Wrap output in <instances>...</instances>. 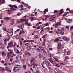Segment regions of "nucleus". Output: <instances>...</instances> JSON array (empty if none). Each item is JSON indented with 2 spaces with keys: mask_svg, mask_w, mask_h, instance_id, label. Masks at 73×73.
I'll return each mask as SVG.
<instances>
[{
  "mask_svg": "<svg viewBox=\"0 0 73 73\" xmlns=\"http://www.w3.org/2000/svg\"><path fill=\"white\" fill-rule=\"evenodd\" d=\"M50 72L51 73H53V70L52 69H50Z\"/></svg>",
  "mask_w": 73,
  "mask_h": 73,
  "instance_id": "nucleus-37",
  "label": "nucleus"
},
{
  "mask_svg": "<svg viewBox=\"0 0 73 73\" xmlns=\"http://www.w3.org/2000/svg\"><path fill=\"white\" fill-rule=\"evenodd\" d=\"M71 38L72 39H73V34H72V36H71Z\"/></svg>",
  "mask_w": 73,
  "mask_h": 73,
  "instance_id": "nucleus-64",
  "label": "nucleus"
},
{
  "mask_svg": "<svg viewBox=\"0 0 73 73\" xmlns=\"http://www.w3.org/2000/svg\"><path fill=\"white\" fill-rule=\"evenodd\" d=\"M10 48L14 47L13 43L12 42H10L8 44Z\"/></svg>",
  "mask_w": 73,
  "mask_h": 73,
  "instance_id": "nucleus-5",
  "label": "nucleus"
},
{
  "mask_svg": "<svg viewBox=\"0 0 73 73\" xmlns=\"http://www.w3.org/2000/svg\"><path fill=\"white\" fill-rule=\"evenodd\" d=\"M1 48H2L3 49H4L5 48H4V45L3 44V45L1 46Z\"/></svg>",
  "mask_w": 73,
  "mask_h": 73,
  "instance_id": "nucleus-26",
  "label": "nucleus"
},
{
  "mask_svg": "<svg viewBox=\"0 0 73 73\" xmlns=\"http://www.w3.org/2000/svg\"><path fill=\"white\" fill-rule=\"evenodd\" d=\"M8 50L9 51V53H11L13 52V50L11 49H9Z\"/></svg>",
  "mask_w": 73,
  "mask_h": 73,
  "instance_id": "nucleus-15",
  "label": "nucleus"
},
{
  "mask_svg": "<svg viewBox=\"0 0 73 73\" xmlns=\"http://www.w3.org/2000/svg\"><path fill=\"white\" fill-rule=\"evenodd\" d=\"M58 25H61V22H57L55 24H54L53 25V27H55V28H57L58 26Z\"/></svg>",
  "mask_w": 73,
  "mask_h": 73,
  "instance_id": "nucleus-3",
  "label": "nucleus"
},
{
  "mask_svg": "<svg viewBox=\"0 0 73 73\" xmlns=\"http://www.w3.org/2000/svg\"><path fill=\"white\" fill-rule=\"evenodd\" d=\"M44 42H43L42 43V45L43 46H45V39H44Z\"/></svg>",
  "mask_w": 73,
  "mask_h": 73,
  "instance_id": "nucleus-19",
  "label": "nucleus"
},
{
  "mask_svg": "<svg viewBox=\"0 0 73 73\" xmlns=\"http://www.w3.org/2000/svg\"><path fill=\"white\" fill-rule=\"evenodd\" d=\"M26 42H33L35 43V41L32 40H27Z\"/></svg>",
  "mask_w": 73,
  "mask_h": 73,
  "instance_id": "nucleus-13",
  "label": "nucleus"
},
{
  "mask_svg": "<svg viewBox=\"0 0 73 73\" xmlns=\"http://www.w3.org/2000/svg\"><path fill=\"white\" fill-rule=\"evenodd\" d=\"M14 68H16L17 69H19L20 70L21 69V67L20 66V65H16L15 66Z\"/></svg>",
  "mask_w": 73,
  "mask_h": 73,
  "instance_id": "nucleus-7",
  "label": "nucleus"
},
{
  "mask_svg": "<svg viewBox=\"0 0 73 73\" xmlns=\"http://www.w3.org/2000/svg\"><path fill=\"white\" fill-rule=\"evenodd\" d=\"M2 55L3 56H5L6 55V53L4 51H3L2 52Z\"/></svg>",
  "mask_w": 73,
  "mask_h": 73,
  "instance_id": "nucleus-14",
  "label": "nucleus"
},
{
  "mask_svg": "<svg viewBox=\"0 0 73 73\" xmlns=\"http://www.w3.org/2000/svg\"><path fill=\"white\" fill-rule=\"evenodd\" d=\"M30 19H31V21H33V17H30Z\"/></svg>",
  "mask_w": 73,
  "mask_h": 73,
  "instance_id": "nucleus-29",
  "label": "nucleus"
},
{
  "mask_svg": "<svg viewBox=\"0 0 73 73\" xmlns=\"http://www.w3.org/2000/svg\"><path fill=\"white\" fill-rule=\"evenodd\" d=\"M48 56L49 57H53V55L52 54H51L50 53L48 54Z\"/></svg>",
  "mask_w": 73,
  "mask_h": 73,
  "instance_id": "nucleus-24",
  "label": "nucleus"
},
{
  "mask_svg": "<svg viewBox=\"0 0 73 73\" xmlns=\"http://www.w3.org/2000/svg\"><path fill=\"white\" fill-rule=\"evenodd\" d=\"M13 7H14V8H17V6L14 5L13 6Z\"/></svg>",
  "mask_w": 73,
  "mask_h": 73,
  "instance_id": "nucleus-59",
  "label": "nucleus"
},
{
  "mask_svg": "<svg viewBox=\"0 0 73 73\" xmlns=\"http://www.w3.org/2000/svg\"><path fill=\"white\" fill-rule=\"evenodd\" d=\"M14 48H15V46H16V45H17V44L16 43V42H15L14 43Z\"/></svg>",
  "mask_w": 73,
  "mask_h": 73,
  "instance_id": "nucleus-44",
  "label": "nucleus"
},
{
  "mask_svg": "<svg viewBox=\"0 0 73 73\" xmlns=\"http://www.w3.org/2000/svg\"><path fill=\"white\" fill-rule=\"evenodd\" d=\"M39 48H40V49H41V50H42V51L43 52H44V51L43 50V49H42V48H41L40 47V46H39Z\"/></svg>",
  "mask_w": 73,
  "mask_h": 73,
  "instance_id": "nucleus-58",
  "label": "nucleus"
},
{
  "mask_svg": "<svg viewBox=\"0 0 73 73\" xmlns=\"http://www.w3.org/2000/svg\"><path fill=\"white\" fill-rule=\"evenodd\" d=\"M39 58H42V57H43V55L42 54H39Z\"/></svg>",
  "mask_w": 73,
  "mask_h": 73,
  "instance_id": "nucleus-27",
  "label": "nucleus"
},
{
  "mask_svg": "<svg viewBox=\"0 0 73 73\" xmlns=\"http://www.w3.org/2000/svg\"><path fill=\"white\" fill-rule=\"evenodd\" d=\"M66 41H67V42H68V41H69V38H66Z\"/></svg>",
  "mask_w": 73,
  "mask_h": 73,
  "instance_id": "nucleus-47",
  "label": "nucleus"
},
{
  "mask_svg": "<svg viewBox=\"0 0 73 73\" xmlns=\"http://www.w3.org/2000/svg\"><path fill=\"white\" fill-rule=\"evenodd\" d=\"M48 9H45L44 11V13L45 14L46 13V12H48Z\"/></svg>",
  "mask_w": 73,
  "mask_h": 73,
  "instance_id": "nucleus-23",
  "label": "nucleus"
},
{
  "mask_svg": "<svg viewBox=\"0 0 73 73\" xmlns=\"http://www.w3.org/2000/svg\"><path fill=\"white\" fill-rule=\"evenodd\" d=\"M19 69L17 68H15V67L14 68V72H17L19 70Z\"/></svg>",
  "mask_w": 73,
  "mask_h": 73,
  "instance_id": "nucleus-10",
  "label": "nucleus"
},
{
  "mask_svg": "<svg viewBox=\"0 0 73 73\" xmlns=\"http://www.w3.org/2000/svg\"><path fill=\"white\" fill-rule=\"evenodd\" d=\"M27 25L28 26H32V25L31 23H28Z\"/></svg>",
  "mask_w": 73,
  "mask_h": 73,
  "instance_id": "nucleus-57",
  "label": "nucleus"
},
{
  "mask_svg": "<svg viewBox=\"0 0 73 73\" xmlns=\"http://www.w3.org/2000/svg\"><path fill=\"white\" fill-rule=\"evenodd\" d=\"M62 38L63 39V40H64L66 41V38H66V37L64 36Z\"/></svg>",
  "mask_w": 73,
  "mask_h": 73,
  "instance_id": "nucleus-25",
  "label": "nucleus"
},
{
  "mask_svg": "<svg viewBox=\"0 0 73 73\" xmlns=\"http://www.w3.org/2000/svg\"><path fill=\"white\" fill-rule=\"evenodd\" d=\"M72 29L73 30V26H71V27L70 28V31L72 30Z\"/></svg>",
  "mask_w": 73,
  "mask_h": 73,
  "instance_id": "nucleus-40",
  "label": "nucleus"
},
{
  "mask_svg": "<svg viewBox=\"0 0 73 73\" xmlns=\"http://www.w3.org/2000/svg\"><path fill=\"white\" fill-rule=\"evenodd\" d=\"M63 12V9H61L60 12V15H61L62 13Z\"/></svg>",
  "mask_w": 73,
  "mask_h": 73,
  "instance_id": "nucleus-28",
  "label": "nucleus"
},
{
  "mask_svg": "<svg viewBox=\"0 0 73 73\" xmlns=\"http://www.w3.org/2000/svg\"><path fill=\"white\" fill-rule=\"evenodd\" d=\"M42 65V67H43V68L44 69H45V66H44L43 65V64H41Z\"/></svg>",
  "mask_w": 73,
  "mask_h": 73,
  "instance_id": "nucleus-61",
  "label": "nucleus"
},
{
  "mask_svg": "<svg viewBox=\"0 0 73 73\" xmlns=\"http://www.w3.org/2000/svg\"><path fill=\"white\" fill-rule=\"evenodd\" d=\"M61 32V30L60 29H58V31H56V33L57 34H60V33Z\"/></svg>",
  "mask_w": 73,
  "mask_h": 73,
  "instance_id": "nucleus-12",
  "label": "nucleus"
},
{
  "mask_svg": "<svg viewBox=\"0 0 73 73\" xmlns=\"http://www.w3.org/2000/svg\"><path fill=\"white\" fill-rule=\"evenodd\" d=\"M68 21H72V20L70 19H68Z\"/></svg>",
  "mask_w": 73,
  "mask_h": 73,
  "instance_id": "nucleus-52",
  "label": "nucleus"
},
{
  "mask_svg": "<svg viewBox=\"0 0 73 73\" xmlns=\"http://www.w3.org/2000/svg\"><path fill=\"white\" fill-rule=\"evenodd\" d=\"M10 55V57H13L15 56V54L13 53V52H11V53H9L8 54V58H9V56Z\"/></svg>",
  "mask_w": 73,
  "mask_h": 73,
  "instance_id": "nucleus-4",
  "label": "nucleus"
},
{
  "mask_svg": "<svg viewBox=\"0 0 73 73\" xmlns=\"http://www.w3.org/2000/svg\"><path fill=\"white\" fill-rule=\"evenodd\" d=\"M5 70L6 71H8L9 72H11V70H10V69L7 66L5 67Z\"/></svg>",
  "mask_w": 73,
  "mask_h": 73,
  "instance_id": "nucleus-8",
  "label": "nucleus"
},
{
  "mask_svg": "<svg viewBox=\"0 0 73 73\" xmlns=\"http://www.w3.org/2000/svg\"><path fill=\"white\" fill-rule=\"evenodd\" d=\"M27 46L28 47L27 48V49L28 50H30L31 49V45L30 44H28Z\"/></svg>",
  "mask_w": 73,
  "mask_h": 73,
  "instance_id": "nucleus-9",
  "label": "nucleus"
},
{
  "mask_svg": "<svg viewBox=\"0 0 73 73\" xmlns=\"http://www.w3.org/2000/svg\"><path fill=\"white\" fill-rule=\"evenodd\" d=\"M21 51H22V52L24 51V48L23 47L21 48Z\"/></svg>",
  "mask_w": 73,
  "mask_h": 73,
  "instance_id": "nucleus-48",
  "label": "nucleus"
},
{
  "mask_svg": "<svg viewBox=\"0 0 73 73\" xmlns=\"http://www.w3.org/2000/svg\"><path fill=\"white\" fill-rule=\"evenodd\" d=\"M25 55H27L28 54V51H26L25 52Z\"/></svg>",
  "mask_w": 73,
  "mask_h": 73,
  "instance_id": "nucleus-34",
  "label": "nucleus"
},
{
  "mask_svg": "<svg viewBox=\"0 0 73 73\" xmlns=\"http://www.w3.org/2000/svg\"><path fill=\"white\" fill-rule=\"evenodd\" d=\"M55 18H56V16H52L49 18V21H52L54 20L55 19Z\"/></svg>",
  "mask_w": 73,
  "mask_h": 73,
  "instance_id": "nucleus-2",
  "label": "nucleus"
},
{
  "mask_svg": "<svg viewBox=\"0 0 73 73\" xmlns=\"http://www.w3.org/2000/svg\"><path fill=\"white\" fill-rule=\"evenodd\" d=\"M36 73H40V72L38 70H36Z\"/></svg>",
  "mask_w": 73,
  "mask_h": 73,
  "instance_id": "nucleus-56",
  "label": "nucleus"
},
{
  "mask_svg": "<svg viewBox=\"0 0 73 73\" xmlns=\"http://www.w3.org/2000/svg\"><path fill=\"white\" fill-rule=\"evenodd\" d=\"M48 60H49V61L52 63H54V62H53V60H52V59L51 58H49Z\"/></svg>",
  "mask_w": 73,
  "mask_h": 73,
  "instance_id": "nucleus-16",
  "label": "nucleus"
},
{
  "mask_svg": "<svg viewBox=\"0 0 73 73\" xmlns=\"http://www.w3.org/2000/svg\"><path fill=\"white\" fill-rule=\"evenodd\" d=\"M57 12H58V11L57 10H54V13H57Z\"/></svg>",
  "mask_w": 73,
  "mask_h": 73,
  "instance_id": "nucleus-54",
  "label": "nucleus"
},
{
  "mask_svg": "<svg viewBox=\"0 0 73 73\" xmlns=\"http://www.w3.org/2000/svg\"><path fill=\"white\" fill-rule=\"evenodd\" d=\"M19 38H20V37L19 36H16V38L17 40H18V39H19Z\"/></svg>",
  "mask_w": 73,
  "mask_h": 73,
  "instance_id": "nucleus-30",
  "label": "nucleus"
},
{
  "mask_svg": "<svg viewBox=\"0 0 73 73\" xmlns=\"http://www.w3.org/2000/svg\"><path fill=\"white\" fill-rule=\"evenodd\" d=\"M49 33H52L53 32V31H49Z\"/></svg>",
  "mask_w": 73,
  "mask_h": 73,
  "instance_id": "nucleus-55",
  "label": "nucleus"
},
{
  "mask_svg": "<svg viewBox=\"0 0 73 73\" xmlns=\"http://www.w3.org/2000/svg\"><path fill=\"white\" fill-rule=\"evenodd\" d=\"M60 33L61 35H64V32L63 31H61Z\"/></svg>",
  "mask_w": 73,
  "mask_h": 73,
  "instance_id": "nucleus-36",
  "label": "nucleus"
},
{
  "mask_svg": "<svg viewBox=\"0 0 73 73\" xmlns=\"http://www.w3.org/2000/svg\"><path fill=\"white\" fill-rule=\"evenodd\" d=\"M23 68H24V69H26V68H27V67H26V65H23Z\"/></svg>",
  "mask_w": 73,
  "mask_h": 73,
  "instance_id": "nucleus-43",
  "label": "nucleus"
},
{
  "mask_svg": "<svg viewBox=\"0 0 73 73\" xmlns=\"http://www.w3.org/2000/svg\"><path fill=\"white\" fill-rule=\"evenodd\" d=\"M36 50H37L39 52H41V50H40V49L38 48H36Z\"/></svg>",
  "mask_w": 73,
  "mask_h": 73,
  "instance_id": "nucleus-35",
  "label": "nucleus"
},
{
  "mask_svg": "<svg viewBox=\"0 0 73 73\" xmlns=\"http://www.w3.org/2000/svg\"><path fill=\"white\" fill-rule=\"evenodd\" d=\"M0 70L2 72H4L5 70H4V69L2 68L1 67H0Z\"/></svg>",
  "mask_w": 73,
  "mask_h": 73,
  "instance_id": "nucleus-21",
  "label": "nucleus"
},
{
  "mask_svg": "<svg viewBox=\"0 0 73 73\" xmlns=\"http://www.w3.org/2000/svg\"><path fill=\"white\" fill-rule=\"evenodd\" d=\"M47 36H48V34H45L42 36V38H45Z\"/></svg>",
  "mask_w": 73,
  "mask_h": 73,
  "instance_id": "nucleus-32",
  "label": "nucleus"
},
{
  "mask_svg": "<svg viewBox=\"0 0 73 73\" xmlns=\"http://www.w3.org/2000/svg\"><path fill=\"white\" fill-rule=\"evenodd\" d=\"M19 60H21V59H22V57L21 56H20L19 57Z\"/></svg>",
  "mask_w": 73,
  "mask_h": 73,
  "instance_id": "nucleus-51",
  "label": "nucleus"
},
{
  "mask_svg": "<svg viewBox=\"0 0 73 73\" xmlns=\"http://www.w3.org/2000/svg\"><path fill=\"white\" fill-rule=\"evenodd\" d=\"M14 24H15V22H14V20H12V22L10 23V25H12Z\"/></svg>",
  "mask_w": 73,
  "mask_h": 73,
  "instance_id": "nucleus-20",
  "label": "nucleus"
},
{
  "mask_svg": "<svg viewBox=\"0 0 73 73\" xmlns=\"http://www.w3.org/2000/svg\"><path fill=\"white\" fill-rule=\"evenodd\" d=\"M45 63L46 64H47L48 65V68H50V66H51L52 65L50 64V63L49 62V61H48L47 60H46Z\"/></svg>",
  "mask_w": 73,
  "mask_h": 73,
  "instance_id": "nucleus-1",
  "label": "nucleus"
},
{
  "mask_svg": "<svg viewBox=\"0 0 73 73\" xmlns=\"http://www.w3.org/2000/svg\"><path fill=\"white\" fill-rule=\"evenodd\" d=\"M20 21H21V22H23L25 21V19H22Z\"/></svg>",
  "mask_w": 73,
  "mask_h": 73,
  "instance_id": "nucleus-39",
  "label": "nucleus"
},
{
  "mask_svg": "<svg viewBox=\"0 0 73 73\" xmlns=\"http://www.w3.org/2000/svg\"><path fill=\"white\" fill-rule=\"evenodd\" d=\"M38 38V36H37V35H35V36H34V38Z\"/></svg>",
  "mask_w": 73,
  "mask_h": 73,
  "instance_id": "nucleus-41",
  "label": "nucleus"
},
{
  "mask_svg": "<svg viewBox=\"0 0 73 73\" xmlns=\"http://www.w3.org/2000/svg\"><path fill=\"white\" fill-rule=\"evenodd\" d=\"M28 56H31V54L30 53H28Z\"/></svg>",
  "mask_w": 73,
  "mask_h": 73,
  "instance_id": "nucleus-62",
  "label": "nucleus"
},
{
  "mask_svg": "<svg viewBox=\"0 0 73 73\" xmlns=\"http://www.w3.org/2000/svg\"><path fill=\"white\" fill-rule=\"evenodd\" d=\"M36 62V60L35 59H33L30 61V63L31 64H35Z\"/></svg>",
  "mask_w": 73,
  "mask_h": 73,
  "instance_id": "nucleus-6",
  "label": "nucleus"
},
{
  "mask_svg": "<svg viewBox=\"0 0 73 73\" xmlns=\"http://www.w3.org/2000/svg\"><path fill=\"white\" fill-rule=\"evenodd\" d=\"M4 3V0H0V5L3 4Z\"/></svg>",
  "mask_w": 73,
  "mask_h": 73,
  "instance_id": "nucleus-17",
  "label": "nucleus"
},
{
  "mask_svg": "<svg viewBox=\"0 0 73 73\" xmlns=\"http://www.w3.org/2000/svg\"><path fill=\"white\" fill-rule=\"evenodd\" d=\"M19 54H20V55H21L23 53V52L21 51H20L19 53Z\"/></svg>",
  "mask_w": 73,
  "mask_h": 73,
  "instance_id": "nucleus-50",
  "label": "nucleus"
},
{
  "mask_svg": "<svg viewBox=\"0 0 73 73\" xmlns=\"http://www.w3.org/2000/svg\"><path fill=\"white\" fill-rule=\"evenodd\" d=\"M25 22H28V19H25Z\"/></svg>",
  "mask_w": 73,
  "mask_h": 73,
  "instance_id": "nucleus-45",
  "label": "nucleus"
},
{
  "mask_svg": "<svg viewBox=\"0 0 73 73\" xmlns=\"http://www.w3.org/2000/svg\"><path fill=\"white\" fill-rule=\"evenodd\" d=\"M9 39H10V37L8 36L7 37V41H9Z\"/></svg>",
  "mask_w": 73,
  "mask_h": 73,
  "instance_id": "nucleus-53",
  "label": "nucleus"
},
{
  "mask_svg": "<svg viewBox=\"0 0 73 73\" xmlns=\"http://www.w3.org/2000/svg\"><path fill=\"white\" fill-rule=\"evenodd\" d=\"M19 52L20 51L18 49L15 50V52H16L17 53H19Z\"/></svg>",
  "mask_w": 73,
  "mask_h": 73,
  "instance_id": "nucleus-22",
  "label": "nucleus"
},
{
  "mask_svg": "<svg viewBox=\"0 0 73 73\" xmlns=\"http://www.w3.org/2000/svg\"><path fill=\"white\" fill-rule=\"evenodd\" d=\"M44 26H49V24L48 23H46L44 25Z\"/></svg>",
  "mask_w": 73,
  "mask_h": 73,
  "instance_id": "nucleus-49",
  "label": "nucleus"
},
{
  "mask_svg": "<svg viewBox=\"0 0 73 73\" xmlns=\"http://www.w3.org/2000/svg\"><path fill=\"white\" fill-rule=\"evenodd\" d=\"M4 44H3V42H0V46H2V45H3Z\"/></svg>",
  "mask_w": 73,
  "mask_h": 73,
  "instance_id": "nucleus-38",
  "label": "nucleus"
},
{
  "mask_svg": "<svg viewBox=\"0 0 73 73\" xmlns=\"http://www.w3.org/2000/svg\"><path fill=\"white\" fill-rule=\"evenodd\" d=\"M58 46H61V43H59L58 44Z\"/></svg>",
  "mask_w": 73,
  "mask_h": 73,
  "instance_id": "nucleus-63",
  "label": "nucleus"
},
{
  "mask_svg": "<svg viewBox=\"0 0 73 73\" xmlns=\"http://www.w3.org/2000/svg\"><path fill=\"white\" fill-rule=\"evenodd\" d=\"M32 64L33 65V68H35V65H34V64Z\"/></svg>",
  "mask_w": 73,
  "mask_h": 73,
  "instance_id": "nucleus-60",
  "label": "nucleus"
},
{
  "mask_svg": "<svg viewBox=\"0 0 73 73\" xmlns=\"http://www.w3.org/2000/svg\"><path fill=\"white\" fill-rule=\"evenodd\" d=\"M45 17H46V19H48V18H49V15H45Z\"/></svg>",
  "mask_w": 73,
  "mask_h": 73,
  "instance_id": "nucleus-31",
  "label": "nucleus"
},
{
  "mask_svg": "<svg viewBox=\"0 0 73 73\" xmlns=\"http://www.w3.org/2000/svg\"><path fill=\"white\" fill-rule=\"evenodd\" d=\"M24 32V31L23 30H22V31H21L20 33V34H21V33H23Z\"/></svg>",
  "mask_w": 73,
  "mask_h": 73,
  "instance_id": "nucleus-46",
  "label": "nucleus"
},
{
  "mask_svg": "<svg viewBox=\"0 0 73 73\" xmlns=\"http://www.w3.org/2000/svg\"><path fill=\"white\" fill-rule=\"evenodd\" d=\"M7 39H5L4 40V44L5 45H7Z\"/></svg>",
  "mask_w": 73,
  "mask_h": 73,
  "instance_id": "nucleus-18",
  "label": "nucleus"
},
{
  "mask_svg": "<svg viewBox=\"0 0 73 73\" xmlns=\"http://www.w3.org/2000/svg\"><path fill=\"white\" fill-rule=\"evenodd\" d=\"M68 58H69V56H66V57H65V58L64 61H65V60H67V59H68Z\"/></svg>",
  "mask_w": 73,
  "mask_h": 73,
  "instance_id": "nucleus-33",
  "label": "nucleus"
},
{
  "mask_svg": "<svg viewBox=\"0 0 73 73\" xmlns=\"http://www.w3.org/2000/svg\"><path fill=\"white\" fill-rule=\"evenodd\" d=\"M8 31H9V33H13V29L12 28H11L10 30L8 29Z\"/></svg>",
  "mask_w": 73,
  "mask_h": 73,
  "instance_id": "nucleus-11",
  "label": "nucleus"
},
{
  "mask_svg": "<svg viewBox=\"0 0 73 73\" xmlns=\"http://www.w3.org/2000/svg\"><path fill=\"white\" fill-rule=\"evenodd\" d=\"M34 65L36 66H38V64H34Z\"/></svg>",
  "mask_w": 73,
  "mask_h": 73,
  "instance_id": "nucleus-42",
  "label": "nucleus"
}]
</instances>
